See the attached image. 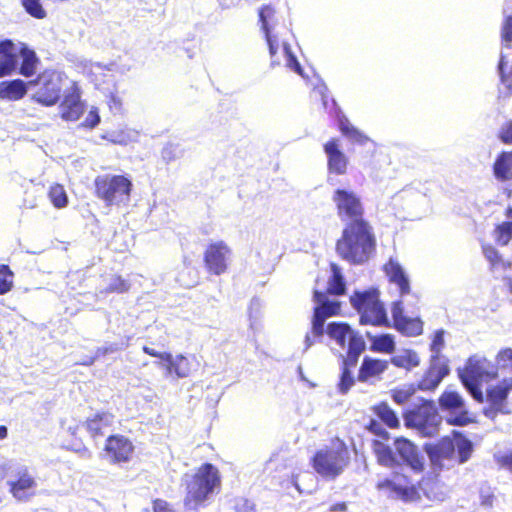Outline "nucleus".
I'll return each instance as SVG.
<instances>
[{"label": "nucleus", "instance_id": "20", "mask_svg": "<svg viewBox=\"0 0 512 512\" xmlns=\"http://www.w3.org/2000/svg\"><path fill=\"white\" fill-rule=\"evenodd\" d=\"M323 150L327 156V169L334 175H344L348 170L349 158L341 150L338 138L329 139L324 145Z\"/></svg>", "mask_w": 512, "mask_h": 512}, {"label": "nucleus", "instance_id": "25", "mask_svg": "<svg viewBox=\"0 0 512 512\" xmlns=\"http://www.w3.org/2000/svg\"><path fill=\"white\" fill-rule=\"evenodd\" d=\"M37 483L34 477L23 470L17 473L16 479L9 482V491L19 501H26L33 496Z\"/></svg>", "mask_w": 512, "mask_h": 512}, {"label": "nucleus", "instance_id": "62", "mask_svg": "<svg viewBox=\"0 0 512 512\" xmlns=\"http://www.w3.org/2000/svg\"><path fill=\"white\" fill-rule=\"evenodd\" d=\"M76 431H77V429H76V428H74V429H70L71 435H73V436H74V435L76 434Z\"/></svg>", "mask_w": 512, "mask_h": 512}, {"label": "nucleus", "instance_id": "13", "mask_svg": "<svg viewBox=\"0 0 512 512\" xmlns=\"http://www.w3.org/2000/svg\"><path fill=\"white\" fill-rule=\"evenodd\" d=\"M375 489L391 499L414 501L419 498L416 486L402 470L394 471L389 477L379 479Z\"/></svg>", "mask_w": 512, "mask_h": 512}, {"label": "nucleus", "instance_id": "5", "mask_svg": "<svg viewBox=\"0 0 512 512\" xmlns=\"http://www.w3.org/2000/svg\"><path fill=\"white\" fill-rule=\"evenodd\" d=\"M222 487V477L219 469L211 463H203L185 484L184 505L191 509L204 506L213 493H218Z\"/></svg>", "mask_w": 512, "mask_h": 512}, {"label": "nucleus", "instance_id": "36", "mask_svg": "<svg viewBox=\"0 0 512 512\" xmlns=\"http://www.w3.org/2000/svg\"><path fill=\"white\" fill-rule=\"evenodd\" d=\"M505 216L509 219L495 225L493 236L496 244L506 246L512 240V207L505 210Z\"/></svg>", "mask_w": 512, "mask_h": 512}, {"label": "nucleus", "instance_id": "19", "mask_svg": "<svg viewBox=\"0 0 512 512\" xmlns=\"http://www.w3.org/2000/svg\"><path fill=\"white\" fill-rule=\"evenodd\" d=\"M391 327L407 337H417L423 333L424 322L420 317H407L404 315L402 300H396L391 304Z\"/></svg>", "mask_w": 512, "mask_h": 512}, {"label": "nucleus", "instance_id": "15", "mask_svg": "<svg viewBox=\"0 0 512 512\" xmlns=\"http://www.w3.org/2000/svg\"><path fill=\"white\" fill-rule=\"evenodd\" d=\"M232 249L222 241L210 242L203 252V264L208 274L220 276L229 270Z\"/></svg>", "mask_w": 512, "mask_h": 512}, {"label": "nucleus", "instance_id": "8", "mask_svg": "<svg viewBox=\"0 0 512 512\" xmlns=\"http://www.w3.org/2000/svg\"><path fill=\"white\" fill-rule=\"evenodd\" d=\"M349 302L359 314L361 325L391 327V321L388 319L386 308L380 300V292L377 288L356 290L350 295Z\"/></svg>", "mask_w": 512, "mask_h": 512}, {"label": "nucleus", "instance_id": "28", "mask_svg": "<svg viewBox=\"0 0 512 512\" xmlns=\"http://www.w3.org/2000/svg\"><path fill=\"white\" fill-rule=\"evenodd\" d=\"M492 172L494 178L500 183L512 181V150L497 154L492 164Z\"/></svg>", "mask_w": 512, "mask_h": 512}, {"label": "nucleus", "instance_id": "42", "mask_svg": "<svg viewBox=\"0 0 512 512\" xmlns=\"http://www.w3.org/2000/svg\"><path fill=\"white\" fill-rule=\"evenodd\" d=\"M14 273L6 264L0 265V295L10 292L13 288Z\"/></svg>", "mask_w": 512, "mask_h": 512}, {"label": "nucleus", "instance_id": "3", "mask_svg": "<svg viewBox=\"0 0 512 512\" xmlns=\"http://www.w3.org/2000/svg\"><path fill=\"white\" fill-rule=\"evenodd\" d=\"M394 450L380 440H373L372 451L377 463L383 467L393 468L401 463L410 466L415 472H423L425 464L416 445L405 437H396L393 442Z\"/></svg>", "mask_w": 512, "mask_h": 512}, {"label": "nucleus", "instance_id": "40", "mask_svg": "<svg viewBox=\"0 0 512 512\" xmlns=\"http://www.w3.org/2000/svg\"><path fill=\"white\" fill-rule=\"evenodd\" d=\"M25 12L31 17L42 20L47 17V11L42 4V0H20Z\"/></svg>", "mask_w": 512, "mask_h": 512}, {"label": "nucleus", "instance_id": "39", "mask_svg": "<svg viewBox=\"0 0 512 512\" xmlns=\"http://www.w3.org/2000/svg\"><path fill=\"white\" fill-rule=\"evenodd\" d=\"M505 66V56L502 55L498 63L500 81L504 86V91H502V93L505 97H510L512 95V66L509 68V70H506Z\"/></svg>", "mask_w": 512, "mask_h": 512}, {"label": "nucleus", "instance_id": "29", "mask_svg": "<svg viewBox=\"0 0 512 512\" xmlns=\"http://www.w3.org/2000/svg\"><path fill=\"white\" fill-rule=\"evenodd\" d=\"M30 84L21 79H14L0 82V99L9 101H18L22 99L28 91Z\"/></svg>", "mask_w": 512, "mask_h": 512}, {"label": "nucleus", "instance_id": "4", "mask_svg": "<svg viewBox=\"0 0 512 512\" xmlns=\"http://www.w3.org/2000/svg\"><path fill=\"white\" fill-rule=\"evenodd\" d=\"M349 464V448L339 437L332 438L329 445L316 450L310 459L314 472L326 481L336 480Z\"/></svg>", "mask_w": 512, "mask_h": 512}, {"label": "nucleus", "instance_id": "55", "mask_svg": "<svg viewBox=\"0 0 512 512\" xmlns=\"http://www.w3.org/2000/svg\"><path fill=\"white\" fill-rule=\"evenodd\" d=\"M118 350H119V348L115 344H111V345H108V346L100 347V348H98L96 350L95 358L101 357V356H105V355H108V354H112V353H114V352H116Z\"/></svg>", "mask_w": 512, "mask_h": 512}, {"label": "nucleus", "instance_id": "34", "mask_svg": "<svg viewBox=\"0 0 512 512\" xmlns=\"http://www.w3.org/2000/svg\"><path fill=\"white\" fill-rule=\"evenodd\" d=\"M452 439L454 441L457 463L464 464L472 456L474 450L473 443L470 439L462 435L460 432H454Z\"/></svg>", "mask_w": 512, "mask_h": 512}, {"label": "nucleus", "instance_id": "35", "mask_svg": "<svg viewBox=\"0 0 512 512\" xmlns=\"http://www.w3.org/2000/svg\"><path fill=\"white\" fill-rule=\"evenodd\" d=\"M330 268L332 274L327 281V288L323 292L330 296H342L346 293L345 279L337 264L332 263Z\"/></svg>", "mask_w": 512, "mask_h": 512}, {"label": "nucleus", "instance_id": "41", "mask_svg": "<svg viewBox=\"0 0 512 512\" xmlns=\"http://www.w3.org/2000/svg\"><path fill=\"white\" fill-rule=\"evenodd\" d=\"M391 362L396 367L410 369L418 366L419 359L415 352L406 351L403 355L392 357Z\"/></svg>", "mask_w": 512, "mask_h": 512}, {"label": "nucleus", "instance_id": "45", "mask_svg": "<svg viewBox=\"0 0 512 512\" xmlns=\"http://www.w3.org/2000/svg\"><path fill=\"white\" fill-rule=\"evenodd\" d=\"M419 487L425 493V495L430 499H438L441 495L440 485L437 479L432 478H423L419 482Z\"/></svg>", "mask_w": 512, "mask_h": 512}, {"label": "nucleus", "instance_id": "32", "mask_svg": "<svg viewBox=\"0 0 512 512\" xmlns=\"http://www.w3.org/2000/svg\"><path fill=\"white\" fill-rule=\"evenodd\" d=\"M337 122L341 134L353 142L363 145L370 141L369 137L357 129L344 114H338Z\"/></svg>", "mask_w": 512, "mask_h": 512}, {"label": "nucleus", "instance_id": "49", "mask_svg": "<svg viewBox=\"0 0 512 512\" xmlns=\"http://www.w3.org/2000/svg\"><path fill=\"white\" fill-rule=\"evenodd\" d=\"M444 347V331L443 330H437L433 337H432V341L430 343V349L432 352H434L436 355H435V359L436 360H439V353L441 352V350L443 349Z\"/></svg>", "mask_w": 512, "mask_h": 512}, {"label": "nucleus", "instance_id": "59", "mask_svg": "<svg viewBox=\"0 0 512 512\" xmlns=\"http://www.w3.org/2000/svg\"><path fill=\"white\" fill-rule=\"evenodd\" d=\"M8 435V430L5 425H0V440L5 439Z\"/></svg>", "mask_w": 512, "mask_h": 512}, {"label": "nucleus", "instance_id": "17", "mask_svg": "<svg viewBox=\"0 0 512 512\" xmlns=\"http://www.w3.org/2000/svg\"><path fill=\"white\" fill-rule=\"evenodd\" d=\"M511 391V378H504L498 383L488 386L484 394V402H487L488 405L483 409V414L494 419L499 414L507 413V399Z\"/></svg>", "mask_w": 512, "mask_h": 512}, {"label": "nucleus", "instance_id": "52", "mask_svg": "<svg viewBox=\"0 0 512 512\" xmlns=\"http://www.w3.org/2000/svg\"><path fill=\"white\" fill-rule=\"evenodd\" d=\"M367 430L385 440H388L390 437L389 433L374 419H371L368 423Z\"/></svg>", "mask_w": 512, "mask_h": 512}, {"label": "nucleus", "instance_id": "58", "mask_svg": "<svg viewBox=\"0 0 512 512\" xmlns=\"http://www.w3.org/2000/svg\"><path fill=\"white\" fill-rule=\"evenodd\" d=\"M70 448L75 451H80L84 448V443L81 439H78L70 444Z\"/></svg>", "mask_w": 512, "mask_h": 512}, {"label": "nucleus", "instance_id": "18", "mask_svg": "<svg viewBox=\"0 0 512 512\" xmlns=\"http://www.w3.org/2000/svg\"><path fill=\"white\" fill-rule=\"evenodd\" d=\"M103 452L113 465L129 463L135 454V446L130 438L122 434H111L104 442Z\"/></svg>", "mask_w": 512, "mask_h": 512}, {"label": "nucleus", "instance_id": "26", "mask_svg": "<svg viewBox=\"0 0 512 512\" xmlns=\"http://www.w3.org/2000/svg\"><path fill=\"white\" fill-rule=\"evenodd\" d=\"M449 372L450 369L447 363L436 360L425 371L417 386L423 391L434 390Z\"/></svg>", "mask_w": 512, "mask_h": 512}, {"label": "nucleus", "instance_id": "9", "mask_svg": "<svg viewBox=\"0 0 512 512\" xmlns=\"http://www.w3.org/2000/svg\"><path fill=\"white\" fill-rule=\"evenodd\" d=\"M133 183L126 175H98L94 179V195L106 206H119L130 200Z\"/></svg>", "mask_w": 512, "mask_h": 512}, {"label": "nucleus", "instance_id": "16", "mask_svg": "<svg viewBox=\"0 0 512 512\" xmlns=\"http://www.w3.org/2000/svg\"><path fill=\"white\" fill-rule=\"evenodd\" d=\"M439 406L443 411L450 413L446 422L453 426H466L473 423L474 417L465 407V401L456 391L445 390L440 395Z\"/></svg>", "mask_w": 512, "mask_h": 512}, {"label": "nucleus", "instance_id": "54", "mask_svg": "<svg viewBox=\"0 0 512 512\" xmlns=\"http://www.w3.org/2000/svg\"><path fill=\"white\" fill-rule=\"evenodd\" d=\"M100 122V117L96 111H90L89 115L83 122V125L87 128H94Z\"/></svg>", "mask_w": 512, "mask_h": 512}, {"label": "nucleus", "instance_id": "21", "mask_svg": "<svg viewBox=\"0 0 512 512\" xmlns=\"http://www.w3.org/2000/svg\"><path fill=\"white\" fill-rule=\"evenodd\" d=\"M432 466L441 469L445 460H451L455 456L454 441L452 438L445 436L435 443H427L424 445Z\"/></svg>", "mask_w": 512, "mask_h": 512}, {"label": "nucleus", "instance_id": "14", "mask_svg": "<svg viewBox=\"0 0 512 512\" xmlns=\"http://www.w3.org/2000/svg\"><path fill=\"white\" fill-rule=\"evenodd\" d=\"M28 84L38 86L32 100L42 106H54L61 98L62 78L56 71H44Z\"/></svg>", "mask_w": 512, "mask_h": 512}, {"label": "nucleus", "instance_id": "38", "mask_svg": "<svg viewBox=\"0 0 512 512\" xmlns=\"http://www.w3.org/2000/svg\"><path fill=\"white\" fill-rule=\"evenodd\" d=\"M48 197L52 205L57 209L64 208L68 204L67 193L61 184L55 183L51 185L48 191Z\"/></svg>", "mask_w": 512, "mask_h": 512}, {"label": "nucleus", "instance_id": "63", "mask_svg": "<svg viewBox=\"0 0 512 512\" xmlns=\"http://www.w3.org/2000/svg\"><path fill=\"white\" fill-rule=\"evenodd\" d=\"M94 359H95V358H93V359H92L90 362H88L87 364H93Z\"/></svg>", "mask_w": 512, "mask_h": 512}, {"label": "nucleus", "instance_id": "47", "mask_svg": "<svg viewBox=\"0 0 512 512\" xmlns=\"http://www.w3.org/2000/svg\"><path fill=\"white\" fill-rule=\"evenodd\" d=\"M414 393L415 389L412 385L408 387H397L391 390V397L395 403L403 405L409 401Z\"/></svg>", "mask_w": 512, "mask_h": 512}, {"label": "nucleus", "instance_id": "37", "mask_svg": "<svg viewBox=\"0 0 512 512\" xmlns=\"http://www.w3.org/2000/svg\"><path fill=\"white\" fill-rule=\"evenodd\" d=\"M373 412L388 428L397 429L400 427V421L396 413L386 402L375 405Z\"/></svg>", "mask_w": 512, "mask_h": 512}, {"label": "nucleus", "instance_id": "50", "mask_svg": "<svg viewBox=\"0 0 512 512\" xmlns=\"http://www.w3.org/2000/svg\"><path fill=\"white\" fill-rule=\"evenodd\" d=\"M496 361L503 368L512 369V348L506 347L499 350L496 355Z\"/></svg>", "mask_w": 512, "mask_h": 512}, {"label": "nucleus", "instance_id": "12", "mask_svg": "<svg viewBox=\"0 0 512 512\" xmlns=\"http://www.w3.org/2000/svg\"><path fill=\"white\" fill-rule=\"evenodd\" d=\"M405 425L415 428L424 435L437 432L439 416L432 400H422L403 414Z\"/></svg>", "mask_w": 512, "mask_h": 512}, {"label": "nucleus", "instance_id": "57", "mask_svg": "<svg viewBox=\"0 0 512 512\" xmlns=\"http://www.w3.org/2000/svg\"><path fill=\"white\" fill-rule=\"evenodd\" d=\"M109 141L113 144L126 145L128 140L124 136H117L109 138Z\"/></svg>", "mask_w": 512, "mask_h": 512}, {"label": "nucleus", "instance_id": "7", "mask_svg": "<svg viewBox=\"0 0 512 512\" xmlns=\"http://www.w3.org/2000/svg\"><path fill=\"white\" fill-rule=\"evenodd\" d=\"M259 20L261 28L265 33L272 65H279L283 60L288 68L302 75L303 69L292 53L290 45L286 42L280 43L272 35V29L278 24L276 9L272 5L262 6L259 10Z\"/></svg>", "mask_w": 512, "mask_h": 512}, {"label": "nucleus", "instance_id": "2", "mask_svg": "<svg viewBox=\"0 0 512 512\" xmlns=\"http://www.w3.org/2000/svg\"><path fill=\"white\" fill-rule=\"evenodd\" d=\"M326 333L342 349L347 346L346 353L340 355L341 374L338 383V390L345 394L355 383L352 371L365 351L366 344L363 337L346 322H330Z\"/></svg>", "mask_w": 512, "mask_h": 512}, {"label": "nucleus", "instance_id": "6", "mask_svg": "<svg viewBox=\"0 0 512 512\" xmlns=\"http://www.w3.org/2000/svg\"><path fill=\"white\" fill-rule=\"evenodd\" d=\"M19 56L22 62L18 72L24 77L33 76L39 62L35 51L23 42L17 47L11 39L0 40V78L17 71Z\"/></svg>", "mask_w": 512, "mask_h": 512}, {"label": "nucleus", "instance_id": "44", "mask_svg": "<svg viewBox=\"0 0 512 512\" xmlns=\"http://www.w3.org/2000/svg\"><path fill=\"white\" fill-rule=\"evenodd\" d=\"M183 154V150L179 147L178 144L167 143L160 152L161 160L165 164H169L173 161L179 159Z\"/></svg>", "mask_w": 512, "mask_h": 512}, {"label": "nucleus", "instance_id": "33", "mask_svg": "<svg viewBox=\"0 0 512 512\" xmlns=\"http://www.w3.org/2000/svg\"><path fill=\"white\" fill-rule=\"evenodd\" d=\"M370 341V350L377 353L392 354L395 351V340L391 334L372 335L366 333Z\"/></svg>", "mask_w": 512, "mask_h": 512}, {"label": "nucleus", "instance_id": "1", "mask_svg": "<svg viewBox=\"0 0 512 512\" xmlns=\"http://www.w3.org/2000/svg\"><path fill=\"white\" fill-rule=\"evenodd\" d=\"M338 217L345 226L336 240L337 255L351 265L366 263L375 253L377 240L373 226L365 218L361 198L353 191L338 188L332 195Z\"/></svg>", "mask_w": 512, "mask_h": 512}, {"label": "nucleus", "instance_id": "22", "mask_svg": "<svg viewBox=\"0 0 512 512\" xmlns=\"http://www.w3.org/2000/svg\"><path fill=\"white\" fill-rule=\"evenodd\" d=\"M389 363L385 359L364 356L357 373V381L361 383H373L382 378L388 369Z\"/></svg>", "mask_w": 512, "mask_h": 512}, {"label": "nucleus", "instance_id": "48", "mask_svg": "<svg viewBox=\"0 0 512 512\" xmlns=\"http://www.w3.org/2000/svg\"><path fill=\"white\" fill-rule=\"evenodd\" d=\"M497 138L504 145H512V119L503 123L497 133Z\"/></svg>", "mask_w": 512, "mask_h": 512}, {"label": "nucleus", "instance_id": "61", "mask_svg": "<svg viewBox=\"0 0 512 512\" xmlns=\"http://www.w3.org/2000/svg\"><path fill=\"white\" fill-rule=\"evenodd\" d=\"M504 280L506 281L507 285L510 288V291H512V278L511 277H504Z\"/></svg>", "mask_w": 512, "mask_h": 512}, {"label": "nucleus", "instance_id": "30", "mask_svg": "<svg viewBox=\"0 0 512 512\" xmlns=\"http://www.w3.org/2000/svg\"><path fill=\"white\" fill-rule=\"evenodd\" d=\"M166 370L168 374L175 375L178 378H186L192 374L193 359L178 354L175 357L171 355L170 360H166Z\"/></svg>", "mask_w": 512, "mask_h": 512}, {"label": "nucleus", "instance_id": "10", "mask_svg": "<svg viewBox=\"0 0 512 512\" xmlns=\"http://www.w3.org/2000/svg\"><path fill=\"white\" fill-rule=\"evenodd\" d=\"M489 364L486 358L472 355L466 360L463 367L457 369L460 382L470 393L472 398L480 404L484 403V394L481 390L482 381L492 380L498 377L497 371H489L487 369Z\"/></svg>", "mask_w": 512, "mask_h": 512}, {"label": "nucleus", "instance_id": "46", "mask_svg": "<svg viewBox=\"0 0 512 512\" xmlns=\"http://www.w3.org/2000/svg\"><path fill=\"white\" fill-rule=\"evenodd\" d=\"M504 14L506 12L503 11ZM501 41L507 48L511 47L512 43V12H507L504 16L501 26Z\"/></svg>", "mask_w": 512, "mask_h": 512}, {"label": "nucleus", "instance_id": "23", "mask_svg": "<svg viewBox=\"0 0 512 512\" xmlns=\"http://www.w3.org/2000/svg\"><path fill=\"white\" fill-rule=\"evenodd\" d=\"M389 283L396 285L401 297L411 293L410 280L398 261L390 258L382 267Z\"/></svg>", "mask_w": 512, "mask_h": 512}, {"label": "nucleus", "instance_id": "43", "mask_svg": "<svg viewBox=\"0 0 512 512\" xmlns=\"http://www.w3.org/2000/svg\"><path fill=\"white\" fill-rule=\"evenodd\" d=\"M130 283L121 275H114L111 283L102 291L104 294H123L130 290Z\"/></svg>", "mask_w": 512, "mask_h": 512}, {"label": "nucleus", "instance_id": "24", "mask_svg": "<svg viewBox=\"0 0 512 512\" xmlns=\"http://www.w3.org/2000/svg\"><path fill=\"white\" fill-rule=\"evenodd\" d=\"M114 414L109 411H98L86 418L84 427L94 440L102 438L108 429L113 426Z\"/></svg>", "mask_w": 512, "mask_h": 512}, {"label": "nucleus", "instance_id": "31", "mask_svg": "<svg viewBox=\"0 0 512 512\" xmlns=\"http://www.w3.org/2000/svg\"><path fill=\"white\" fill-rule=\"evenodd\" d=\"M83 112L79 94L71 93L61 103V117L66 121L78 120Z\"/></svg>", "mask_w": 512, "mask_h": 512}, {"label": "nucleus", "instance_id": "27", "mask_svg": "<svg viewBox=\"0 0 512 512\" xmlns=\"http://www.w3.org/2000/svg\"><path fill=\"white\" fill-rule=\"evenodd\" d=\"M481 251L492 273H506L512 269V259L505 258L492 244H482Z\"/></svg>", "mask_w": 512, "mask_h": 512}, {"label": "nucleus", "instance_id": "11", "mask_svg": "<svg viewBox=\"0 0 512 512\" xmlns=\"http://www.w3.org/2000/svg\"><path fill=\"white\" fill-rule=\"evenodd\" d=\"M328 296L327 293H324L318 287L313 289V301L316 303V306L313 308L311 330L305 336L307 348L312 346L316 340L324 335L326 319L338 316L341 313V303L339 301L329 300Z\"/></svg>", "mask_w": 512, "mask_h": 512}, {"label": "nucleus", "instance_id": "53", "mask_svg": "<svg viewBox=\"0 0 512 512\" xmlns=\"http://www.w3.org/2000/svg\"><path fill=\"white\" fill-rule=\"evenodd\" d=\"M142 351L145 354H147V355H149L151 357L159 358L160 360H162L164 362L166 360H170V358H171V353H169V352H158L155 349H153V348H151L149 346H146V345L142 347Z\"/></svg>", "mask_w": 512, "mask_h": 512}, {"label": "nucleus", "instance_id": "56", "mask_svg": "<svg viewBox=\"0 0 512 512\" xmlns=\"http://www.w3.org/2000/svg\"><path fill=\"white\" fill-rule=\"evenodd\" d=\"M348 509L346 502L334 503L329 507L330 512H346Z\"/></svg>", "mask_w": 512, "mask_h": 512}, {"label": "nucleus", "instance_id": "51", "mask_svg": "<svg viewBox=\"0 0 512 512\" xmlns=\"http://www.w3.org/2000/svg\"><path fill=\"white\" fill-rule=\"evenodd\" d=\"M494 459L499 468L512 473V450L496 455Z\"/></svg>", "mask_w": 512, "mask_h": 512}, {"label": "nucleus", "instance_id": "60", "mask_svg": "<svg viewBox=\"0 0 512 512\" xmlns=\"http://www.w3.org/2000/svg\"><path fill=\"white\" fill-rule=\"evenodd\" d=\"M504 12H512V0H505Z\"/></svg>", "mask_w": 512, "mask_h": 512}]
</instances>
